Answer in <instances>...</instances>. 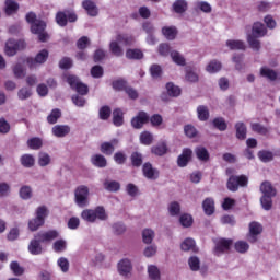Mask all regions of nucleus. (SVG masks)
<instances>
[{"label": "nucleus", "instance_id": "obj_1", "mask_svg": "<svg viewBox=\"0 0 280 280\" xmlns=\"http://www.w3.org/2000/svg\"><path fill=\"white\" fill-rule=\"evenodd\" d=\"M26 21L27 23H31L32 34H37L40 43H46V40L49 39V34L45 32L47 24L43 20H37L34 12L26 14Z\"/></svg>", "mask_w": 280, "mask_h": 280}, {"label": "nucleus", "instance_id": "obj_2", "mask_svg": "<svg viewBox=\"0 0 280 280\" xmlns=\"http://www.w3.org/2000/svg\"><path fill=\"white\" fill-rule=\"evenodd\" d=\"M81 218L84 222H90L91 224L97 222V220L104 221L108 220V214L104 207L98 206L95 209H85L81 212Z\"/></svg>", "mask_w": 280, "mask_h": 280}, {"label": "nucleus", "instance_id": "obj_3", "mask_svg": "<svg viewBox=\"0 0 280 280\" xmlns=\"http://www.w3.org/2000/svg\"><path fill=\"white\" fill-rule=\"evenodd\" d=\"M135 38L130 35H117L116 40L110 42L109 51L117 58L124 56V49L120 45H132Z\"/></svg>", "mask_w": 280, "mask_h": 280}, {"label": "nucleus", "instance_id": "obj_4", "mask_svg": "<svg viewBox=\"0 0 280 280\" xmlns=\"http://www.w3.org/2000/svg\"><path fill=\"white\" fill-rule=\"evenodd\" d=\"M74 201L81 209L89 207V186L81 185L75 188Z\"/></svg>", "mask_w": 280, "mask_h": 280}, {"label": "nucleus", "instance_id": "obj_5", "mask_svg": "<svg viewBox=\"0 0 280 280\" xmlns=\"http://www.w3.org/2000/svg\"><path fill=\"white\" fill-rule=\"evenodd\" d=\"M246 185H248V177L246 175H232L228 180V189L230 191H237L240 187H246Z\"/></svg>", "mask_w": 280, "mask_h": 280}, {"label": "nucleus", "instance_id": "obj_6", "mask_svg": "<svg viewBox=\"0 0 280 280\" xmlns=\"http://www.w3.org/2000/svg\"><path fill=\"white\" fill-rule=\"evenodd\" d=\"M260 233H264V225L257 221H252L248 225L247 241L255 244Z\"/></svg>", "mask_w": 280, "mask_h": 280}, {"label": "nucleus", "instance_id": "obj_7", "mask_svg": "<svg viewBox=\"0 0 280 280\" xmlns=\"http://www.w3.org/2000/svg\"><path fill=\"white\" fill-rule=\"evenodd\" d=\"M67 82L79 95H86L89 93V85L82 83L78 77L70 74L67 77Z\"/></svg>", "mask_w": 280, "mask_h": 280}, {"label": "nucleus", "instance_id": "obj_8", "mask_svg": "<svg viewBox=\"0 0 280 280\" xmlns=\"http://www.w3.org/2000/svg\"><path fill=\"white\" fill-rule=\"evenodd\" d=\"M47 58H49V51H47V49H43L35 56V58H27L26 65L30 69H36L38 65H45V62H47Z\"/></svg>", "mask_w": 280, "mask_h": 280}, {"label": "nucleus", "instance_id": "obj_9", "mask_svg": "<svg viewBox=\"0 0 280 280\" xmlns=\"http://www.w3.org/2000/svg\"><path fill=\"white\" fill-rule=\"evenodd\" d=\"M21 49H25V40L9 39L5 43L4 52L8 56H16V51H21Z\"/></svg>", "mask_w": 280, "mask_h": 280}, {"label": "nucleus", "instance_id": "obj_10", "mask_svg": "<svg viewBox=\"0 0 280 280\" xmlns=\"http://www.w3.org/2000/svg\"><path fill=\"white\" fill-rule=\"evenodd\" d=\"M214 249L213 253L219 257V255H223V253H229L231 250V246H233V240L219 238L214 241Z\"/></svg>", "mask_w": 280, "mask_h": 280}, {"label": "nucleus", "instance_id": "obj_11", "mask_svg": "<svg viewBox=\"0 0 280 280\" xmlns=\"http://www.w3.org/2000/svg\"><path fill=\"white\" fill-rule=\"evenodd\" d=\"M148 121H150V115L145 112H139L137 116L131 119V126L136 130H141Z\"/></svg>", "mask_w": 280, "mask_h": 280}, {"label": "nucleus", "instance_id": "obj_12", "mask_svg": "<svg viewBox=\"0 0 280 280\" xmlns=\"http://www.w3.org/2000/svg\"><path fill=\"white\" fill-rule=\"evenodd\" d=\"M118 272L121 277H126V279H130L132 276V262L125 258L118 262Z\"/></svg>", "mask_w": 280, "mask_h": 280}, {"label": "nucleus", "instance_id": "obj_13", "mask_svg": "<svg viewBox=\"0 0 280 280\" xmlns=\"http://www.w3.org/2000/svg\"><path fill=\"white\" fill-rule=\"evenodd\" d=\"M59 236H60V233H58V231L56 230L39 232L35 235V237H38L39 242H42L43 244L54 242V240H58Z\"/></svg>", "mask_w": 280, "mask_h": 280}, {"label": "nucleus", "instance_id": "obj_14", "mask_svg": "<svg viewBox=\"0 0 280 280\" xmlns=\"http://www.w3.org/2000/svg\"><path fill=\"white\" fill-rule=\"evenodd\" d=\"M119 145V139L114 138L110 141L103 142L101 144V152L105 154L106 156H112V154L115 152V148Z\"/></svg>", "mask_w": 280, "mask_h": 280}, {"label": "nucleus", "instance_id": "obj_15", "mask_svg": "<svg viewBox=\"0 0 280 280\" xmlns=\"http://www.w3.org/2000/svg\"><path fill=\"white\" fill-rule=\"evenodd\" d=\"M40 243H43L40 238L34 236L28 244V253H31V255H43L45 249Z\"/></svg>", "mask_w": 280, "mask_h": 280}, {"label": "nucleus", "instance_id": "obj_16", "mask_svg": "<svg viewBox=\"0 0 280 280\" xmlns=\"http://www.w3.org/2000/svg\"><path fill=\"white\" fill-rule=\"evenodd\" d=\"M268 34V30L261 22H256L253 24L252 34L249 36H255L256 38H264Z\"/></svg>", "mask_w": 280, "mask_h": 280}, {"label": "nucleus", "instance_id": "obj_17", "mask_svg": "<svg viewBox=\"0 0 280 280\" xmlns=\"http://www.w3.org/2000/svg\"><path fill=\"white\" fill-rule=\"evenodd\" d=\"M143 176L149 180H156L159 178V170L152 167V164L145 163L142 166Z\"/></svg>", "mask_w": 280, "mask_h": 280}, {"label": "nucleus", "instance_id": "obj_18", "mask_svg": "<svg viewBox=\"0 0 280 280\" xmlns=\"http://www.w3.org/2000/svg\"><path fill=\"white\" fill-rule=\"evenodd\" d=\"M191 154H194L191 149H184L177 159L178 167H187V164L191 161Z\"/></svg>", "mask_w": 280, "mask_h": 280}, {"label": "nucleus", "instance_id": "obj_19", "mask_svg": "<svg viewBox=\"0 0 280 280\" xmlns=\"http://www.w3.org/2000/svg\"><path fill=\"white\" fill-rule=\"evenodd\" d=\"M71 132V127L69 125H56L52 127L54 137L62 138L67 137Z\"/></svg>", "mask_w": 280, "mask_h": 280}, {"label": "nucleus", "instance_id": "obj_20", "mask_svg": "<svg viewBox=\"0 0 280 280\" xmlns=\"http://www.w3.org/2000/svg\"><path fill=\"white\" fill-rule=\"evenodd\" d=\"M260 191L262 196H277V188L272 186L270 182H262L260 185Z\"/></svg>", "mask_w": 280, "mask_h": 280}, {"label": "nucleus", "instance_id": "obj_21", "mask_svg": "<svg viewBox=\"0 0 280 280\" xmlns=\"http://www.w3.org/2000/svg\"><path fill=\"white\" fill-rule=\"evenodd\" d=\"M202 209L206 215H213L215 212V202L212 198H206L202 202Z\"/></svg>", "mask_w": 280, "mask_h": 280}, {"label": "nucleus", "instance_id": "obj_22", "mask_svg": "<svg viewBox=\"0 0 280 280\" xmlns=\"http://www.w3.org/2000/svg\"><path fill=\"white\" fill-rule=\"evenodd\" d=\"M226 47H229V49H231L232 51H235V50L244 51L246 49V45L244 44L243 40H240V39L226 40Z\"/></svg>", "mask_w": 280, "mask_h": 280}, {"label": "nucleus", "instance_id": "obj_23", "mask_svg": "<svg viewBox=\"0 0 280 280\" xmlns=\"http://www.w3.org/2000/svg\"><path fill=\"white\" fill-rule=\"evenodd\" d=\"M82 8L88 12L89 16H96L98 13L97 5H95V2L91 0L83 1Z\"/></svg>", "mask_w": 280, "mask_h": 280}, {"label": "nucleus", "instance_id": "obj_24", "mask_svg": "<svg viewBox=\"0 0 280 280\" xmlns=\"http://www.w3.org/2000/svg\"><path fill=\"white\" fill-rule=\"evenodd\" d=\"M162 34L167 40H174V38H176V34H178V31L174 26H164L162 28Z\"/></svg>", "mask_w": 280, "mask_h": 280}, {"label": "nucleus", "instance_id": "obj_25", "mask_svg": "<svg viewBox=\"0 0 280 280\" xmlns=\"http://www.w3.org/2000/svg\"><path fill=\"white\" fill-rule=\"evenodd\" d=\"M182 250L188 252L192 250V253H198V247H196V241L194 238H186L182 243Z\"/></svg>", "mask_w": 280, "mask_h": 280}, {"label": "nucleus", "instance_id": "obj_26", "mask_svg": "<svg viewBox=\"0 0 280 280\" xmlns=\"http://www.w3.org/2000/svg\"><path fill=\"white\" fill-rule=\"evenodd\" d=\"M260 75L261 78H267V80H270L271 82L277 80V72L268 67H262L260 69Z\"/></svg>", "mask_w": 280, "mask_h": 280}, {"label": "nucleus", "instance_id": "obj_27", "mask_svg": "<svg viewBox=\"0 0 280 280\" xmlns=\"http://www.w3.org/2000/svg\"><path fill=\"white\" fill-rule=\"evenodd\" d=\"M19 11V3L13 0H7L5 1V7H4V12L10 16L11 14H14Z\"/></svg>", "mask_w": 280, "mask_h": 280}, {"label": "nucleus", "instance_id": "obj_28", "mask_svg": "<svg viewBox=\"0 0 280 280\" xmlns=\"http://www.w3.org/2000/svg\"><path fill=\"white\" fill-rule=\"evenodd\" d=\"M91 163L95 165V167H106L108 162L106 158L102 154H95L91 158Z\"/></svg>", "mask_w": 280, "mask_h": 280}, {"label": "nucleus", "instance_id": "obj_29", "mask_svg": "<svg viewBox=\"0 0 280 280\" xmlns=\"http://www.w3.org/2000/svg\"><path fill=\"white\" fill-rule=\"evenodd\" d=\"M259 37H256L255 35H247V43L254 51H259L261 49V42L258 40Z\"/></svg>", "mask_w": 280, "mask_h": 280}, {"label": "nucleus", "instance_id": "obj_30", "mask_svg": "<svg viewBox=\"0 0 280 280\" xmlns=\"http://www.w3.org/2000/svg\"><path fill=\"white\" fill-rule=\"evenodd\" d=\"M20 162L23 167H34L36 159H34V155L32 154H24L21 156Z\"/></svg>", "mask_w": 280, "mask_h": 280}, {"label": "nucleus", "instance_id": "obj_31", "mask_svg": "<svg viewBox=\"0 0 280 280\" xmlns=\"http://www.w3.org/2000/svg\"><path fill=\"white\" fill-rule=\"evenodd\" d=\"M148 276L151 280H161V270L154 265L148 266Z\"/></svg>", "mask_w": 280, "mask_h": 280}, {"label": "nucleus", "instance_id": "obj_32", "mask_svg": "<svg viewBox=\"0 0 280 280\" xmlns=\"http://www.w3.org/2000/svg\"><path fill=\"white\" fill-rule=\"evenodd\" d=\"M113 124L114 126H124V112H121V109L119 108L114 109Z\"/></svg>", "mask_w": 280, "mask_h": 280}, {"label": "nucleus", "instance_id": "obj_33", "mask_svg": "<svg viewBox=\"0 0 280 280\" xmlns=\"http://www.w3.org/2000/svg\"><path fill=\"white\" fill-rule=\"evenodd\" d=\"M197 115L199 121H207V119H209V107L205 105H199L197 107Z\"/></svg>", "mask_w": 280, "mask_h": 280}, {"label": "nucleus", "instance_id": "obj_34", "mask_svg": "<svg viewBox=\"0 0 280 280\" xmlns=\"http://www.w3.org/2000/svg\"><path fill=\"white\" fill-rule=\"evenodd\" d=\"M151 151L156 156H163L164 154H167V144L165 142H162L152 147Z\"/></svg>", "mask_w": 280, "mask_h": 280}, {"label": "nucleus", "instance_id": "obj_35", "mask_svg": "<svg viewBox=\"0 0 280 280\" xmlns=\"http://www.w3.org/2000/svg\"><path fill=\"white\" fill-rule=\"evenodd\" d=\"M173 10L176 14H183V12H187V1L177 0L173 4Z\"/></svg>", "mask_w": 280, "mask_h": 280}, {"label": "nucleus", "instance_id": "obj_36", "mask_svg": "<svg viewBox=\"0 0 280 280\" xmlns=\"http://www.w3.org/2000/svg\"><path fill=\"white\" fill-rule=\"evenodd\" d=\"M221 70H222V62L218 60L210 61L206 67V71H208V73H218V71H221Z\"/></svg>", "mask_w": 280, "mask_h": 280}, {"label": "nucleus", "instance_id": "obj_37", "mask_svg": "<svg viewBox=\"0 0 280 280\" xmlns=\"http://www.w3.org/2000/svg\"><path fill=\"white\" fill-rule=\"evenodd\" d=\"M258 159H260L262 163H270V161L275 159V154L272 151L262 150L258 152Z\"/></svg>", "mask_w": 280, "mask_h": 280}, {"label": "nucleus", "instance_id": "obj_38", "mask_svg": "<svg viewBox=\"0 0 280 280\" xmlns=\"http://www.w3.org/2000/svg\"><path fill=\"white\" fill-rule=\"evenodd\" d=\"M154 230L152 229H144L142 231V242L144 244H150L151 242L154 241Z\"/></svg>", "mask_w": 280, "mask_h": 280}, {"label": "nucleus", "instance_id": "obj_39", "mask_svg": "<svg viewBox=\"0 0 280 280\" xmlns=\"http://www.w3.org/2000/svg\"><path fill=\"white\" fill-rule=\"evenodd\" d=\"M152 141H154V137L150 131H143L140 133V142L142 145H152Z\"/></svg>", "mask_w": 280, "mask_h": 280}, {"label": "nucleus", "instance_id": "obj_40", "mask_svg": "<svg viewBox=\"0 0 280 280\" xmlns=\"http://www.w3.org/2000/svg\"><path fill=\"white\" fill-rule=\"evenodd\" d=\"M126 57L129 58V60H141V58H143V52L139 49H128L126 51Z\"/></svg>", "mask_w": 280, "mask_h": 280}, {"label": "nucleus", "instance_id": "obj_41", "mask_svg": "<svg viewBox=\"0 0 280 280\" xmlns=\"http://www.w3.org/2000/svg\"><path fill=\"white\" fill-rule=\"evenodd\" d=\"M195 154L199 161H207L209 159V151L205 147H197Z\"/></svg>", "mask_w": 280, "mask_h": 280}, {"label": "nucleus", "instance_id": "obj_42", "mask_svg": "<svg viewBox=\"0 0 280 280\" xmlns=\"http://www.w3.org/2000/svg\"><path fill=\"white\" fill-rule=\"evenodd\" d=\"M234 248L236 253H248V249L250 248V245L246 241H238L234 244Z\"/></svg>", "mask_w": 280, "mask_h": 280}, {"label": "nucleus", "instance_id": "obj_43", "mask_svg": "<svg viewBox=\"0 0 280 280\" xmlns=\"http://www.w3.org/2000/svg\"><path fill=\"white\" fill-rule=\"evenodd\" d=\"M235 129L237 139H241L242 141L246 139V125H244V122H237Z\"/></svg>", "mask_w": 280, "mask_h": 280}, {"label": "nucleus", "instance_id": "obj_44", "mask_svg": "<svg viewBox=\"0 0 280 280\" xmlns=\"http://www.w3.org/2000/svg\"><path fill=\"white\" fill-rule=\"evenodd\" d=\"M51 163V156H49L46 152H40L38 154V165L40 167H47Z\"/></svg>", "mask_w": 280, "mask_h": 280}, {"label": "nucleus", "instance_id": "obj_45", "mask_svg": "<svg viewBox=\"0 0 280 280\" xmlns=\"http://www.w3.org/2000/svg\"><path fill=\"white\" fill-rule=\"evenodd\" d=\"M212 125L217 128V130H220L221 132H224L226 130L228 125L224 118L218 117L212 120Z\"/></svg>", "mask_w": 280, "mask_h": 280}, {"label": "nucleus", "instance_id": "obj_46", "mask_svg": "<svg viewBox=\"0 0 280 280\" xmlns=\"http://www.w3.org/2000/svg\"><path fill=\"white\" fill-rule=\"evenodd\" d=\"M27 145L31 150H40L43 148V140L40 138H31L27 140Z\"/></svg>", "mask_w": 280, "mask_h": 280}, {"label": "nucleus", "instance_id": "obj_47", "mask_svg": "<svg viewBox=\"0 0 280 280\" xmlns=\"http://www.w3.org/2000/svg\"><path fill=\"white\" fill-rule=\"evenodd\" d=\"M272 198L273 197L265 195L260 198V205L265 211H270L272 209Z\"/></svg>", "mask_w": 280, "mask_h": 280}, {"label": "nucleus", "instance_id": "obj_48", "mask_svg": "<svg viewBox=\"0 0 280 280\" xmlns=\"http://www.w3.org/2000/svg\"><path fill=\"white\" fill-rule=\"evenodd\" d=\"M171 58L175 65H179L180 67H185V57L182 56L180 52L174 50L171 51Z\"/></svg>", "mask_w": 280, "mask_h": 280}, {"label": "nucleus", "instance_id": "obj_49", "mask_svg": "<svg viewBox=\"0 0 280 280\" xmlns=\"http://www.w3.org/2000/svg\"><path fill=\"white\" fill-rule=\"evenodd\" d=\"M166 90L171 97H178V95H180V88L174 85V83H167Z\"/></svg>", "mask_w": 280, "mask_h": 280}, {"label": "nucleus", "instance_id": "obj_50", "mask_svg": "<svg viewBox=\"0 0 280 280\" xmlns=\"http://www.w3.org/2000/svg\"><path fill=\"white\" fill-rule=\"evenodd\" d=\"M60 117H62V112L56 108L51 110L50 115L47 117V121L48 124H56Z\"/></svg>", "mask_w": 280, "mask_h": 280}, {"label": "nucleus", "instance_id": "obj_51", "mask_svg": "<svg viewBox=\"0 0 280 280\" xmlns=\"http://www.w3.org/2000/svg\"><path fill=\"white\" fill-rule=\"evenodd\" d=\"M131 163L133 167H141V165L143 164V155H141V153L139 152H133L131 154Z\"/></svg>", "mask_w": 280, "mask_h": 280}, {"label": "nucleus", "instance_id": "obj_52", "mask_svg": "<svg viewBox=\"0 0 280 280\" xmlns=\"http://www.w3.org/2000/svg\"><path fill=\"white\" fill-rule=\"evenodd\" d=\"M52 248L55 253H62L67 250V241L65 240H58L52 244Z\"/></svg>", "mask_w": 280, "mask_h": 280}, {"label": "nucleus", "instance_id": "obj_53", "mask_svg": "<svg viewBox=\"0 0 280 280\" xmlns=\"http://www.w3.org/2000/svg\"><path fill=\"white\" fill-rule=\"evenodd\" d=\"M188 266L190 270L194 272H197V270H200V258L192 256L188 259Z\"/></svg>", "mask_w": 280, "mask_h": 280}, {"label": "nucleus", "instance_id": "obj_54", "mask_svg": "<svg viewBox=\"0 0 280 280\" xmlns=\"http://www.w3.org/2000/svg\"><path fill=\"white\" fill-rule=\"evenodd\" d=\"M43 224H45V222L35 217V219L28 221V229H30V231H33V232L38 231V229H40V226H43Z\"/></svg>", "mask_w": 280, "mask_h": 280}, {"label": "nucleus", "instance_id": "obj_55", "mask_svg": "<svg viewBox=\"0 0 280 280\" xmlns=\"http://www.w3.org/2000/svg\"><path fill=\"white\" fill-rule=\"evenodd\" d=\"M20 197L22 198V200H30V198H32V187L22 186L20 188Z\"/></svg>", "mask_w": 280, "mask_h": 280}, {"label": "nucleus", "instance_id": "obj_56", "mask_svg": "<svg viewBox=\"0 0 280 280\" xmlns=\"http://www.w3.org/2000/svg\"><path fill=\"white\" fill-rule=\"evenodd\" d=\"M18 97L19 100H30V97H32V89L28 88H22L19 90L18 92Z\"/></svg>", "mask_w": 280, "mask_h": 280}, {"label": "nucleus", "instance_id": "obj_57", "mask_svg": "<svg viewBox=\"0 0 280 280\" xmlns=\"http://www.w3.org/2000/svg\"><path fill=\"white\" fill-rule=\"evenodd\" d=\"M10 268H11L12 272L15 275V277H21V275H23V272H25V269H23V267H21V265H19V261H12L10 264Z\"/></svg>", "mask_w": 280, "mask_h": 280}, {"label": "nucleus", "instance_id": "obj_58", "mask_svg": "<svg viewBox=\"0 0 280 280\" xmlns=\"http://www.w3.org/2000/svg\"><path fill=\"white\" fill-rule=\"evenodd\" d=\"M179 222H180L182 226L189 229V226H191V224H194V219L189 214H183L179 218Z\"/></svg>", "mask_w": 280, "mask_h": 280}, {"label": "nucleus", "instance_id": "obj_59", "mask_svg": "<svg viewBox=\"0 0 280 280\" xmlns=\"http://www.w3.org/2000/svg\"><path fill=\"white\" fill-rule=\"evenodd\" d=\"M104 187L105 189H107V191H119V183L116 180H112V182H105L104 183Z\"/></svg>", "mask_w": 280, "mask_h": 280}, {"label": "nucleus", "instance_id": "obj_60", "mask_svg": "<svg viewBox=\"0 0 280 280\" xmlns=\"http://www.w3.org/2000/svg\"><path fill=\"white\" fill-rule=\"evenodd\" d=\"M197 10H200L201 12H205L206 14H210L211 12V4L205 1H200L196 3Z\"/></svg>", "mask_w": 280, "mask_h": 280}, {"label": "nucleus", "instance_id": "obj_61", "mask_svg": "<svg viewBox=\"0 0 280 280\" xmlns=\"http://www.w3.org/2000/svg\"><path fill=\"white\" fill-rule=\"evenodd\" d=\"M56 22L60 25V27L67 26V13H66V11L57 13Z\"/></svg>", "mask_w": 280, "mask_h": 280}, {"label": "nucleus", "instance_id": "obj_62", "mask_svg": "<svg viewBox=\"0 0 280 280\" xmlns=\"http://www.w3.org/2000/svg\"><path fill=\"white\" fill-rule=\"evenodd\" d=\"M168 211L171 215H178L180 213V203L176 201L172 202L168 206Z\"/></svg>", "mask_w": 280, "mask_h": 280}, {"label": "nucleus", "instance_id": "obj_63", "mask_svg": "<svg viewBox=\"0 0 280 280\" xmlns=\"http://www.w3.org/2000/svg\"><path fill=\"white\" fill-rule=\"evenodd\" d=\"M59 268L63 272H69V260L65 257H61L57 261Z\"/></svg>", "mask_w": 280, "mask_h": 280}, {"label": "nucleus", "instance_id": "obj_64", "mask_svg": "<svg viewBox=\"0 0 280 280\" xmlns=\"http://www.w3.org/2000/svg\"><path fill=\"white\" fill-rule=\"evenodd\" d=\"M13 73H14L15 78L21 79L25 75V69L23 68V66L21 63H18L13 68Z\"/></svg>", "mask_w": 280, "mask_h": 280}]
</instances>
